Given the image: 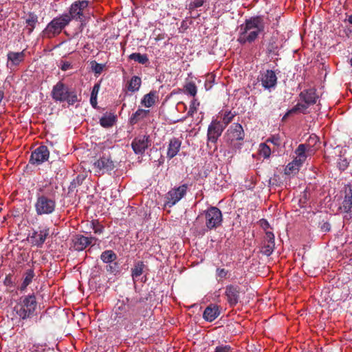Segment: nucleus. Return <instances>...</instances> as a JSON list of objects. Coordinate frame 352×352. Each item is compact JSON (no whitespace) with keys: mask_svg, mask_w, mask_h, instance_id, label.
<instances>
[{"mask_svg":"<svg viewBox=\"0 0 352 352\" xmlns=\"http://www.w3.org/2000/svg\"><path fill=\"white\" fill-rule=\"evenodd\" d=\"M38 22V16L34 12H30L28 18L25 20V23L28 26L30 27V32H32L35 28L36 23Z\"/></svg>","mask_w":352,"mask_h":352,"instance_id":"36","label":"nucleus"},{"mask_svg":"<svg viewBox=\"0 0 352 352\" xmlns=\"http://www.w3.org/2000/svg\"><path fill=\"white\" fill-rule=\"evenodd\" d=\"M320 229L324 232H329L331 230V225L328 222H324L320 226Z\"/></svg>","mask_w":352,"mask_h":352,"instance_id":"50","label":"nucleus"},{"mask_svg":"<svg viewBox=\"0 0 352 352\" xmlns=\"http://www.w3.org/2000/svg\"><path fill=\"white\" fill-rule=\"evenodd\" d=\"M199 105V102L197 99H193L190 104V109L187 113L188 116L192 117L193 115L197 111V108Z\"/></svg>","mask_w":352,"mask_h":352,"instance_id":"42","label":"nucleus"},{"mask_svg":"<svg viewBox=\"0 0 352 352\" xmlns=\"http://www.w3.org/2000/svg\"><path fill=\"white\" fill-rule=\"evenodd\" d=\"M142 80L139 76H134L128 83L127 89L131 92H135L140 89Z\"/></svg>","mask_w":352,"mask_h":352,"instance_id":"30","label":"nucleus"},{"mask_svg":"<svg viewBox=\"0 0 352 352\" xmlns=\"http://www.w3.org/2000/svg\"><path fill=\"white\" fill-rule=\"evenodd\" d=\"M214 77L212 75L208 76V78L205 82V87L206 90H209L211 89L212 86V83L214 81Z\"/></svg>","mask_w":352,"mask_h":352,"instance_id":"48","label":"nucleus"},{"mask_svg":"<svg viewBox=\"0 0 352 352\" xmlns=\"http://www.w3.org/2000/svg\"><path fill=\"white\" fill-rule=\"evenodd\" d=\"M349 166V162L346 158L340 157L338 162V166L340 170H344Z\"/></svg>","mask_w":352,"mask_h":352,"instance_id":"44","label":"nucleus"},{"mask_svg":"<svg viewBox=\"0 0 352 352\" xmlns=\"http://www.w3.org/2000/svg\"><path fill=\"white\" fill-rule=\"evenodd\" d=\"M348 21L349 23L352 26V14L351 15L349 16V18H348Z\"/></svg>","mask_w":352,"mask_h":352,"instance_id":"56","label":"nucleus"},{"mask_svg":"<svg viewBox=\"0 0 352 352\" xmlns=\"http://www.w3.org/2000/svg\"><path fill=\"white\" fill-rule=\"evenodd\" d=\"M34 277V272L33 269L28 270L25 273V277L21 286V290H24L32 281Z\"/></svg>","mask_w":352,"mask_h":352,"instance_id":"32","label":"nucleus"},{"mask_svg":"<svg viewBox=\"0 0 352 352\" xmlns=\"http://www.w3.org/2000/svg\"><path fill=\"white\" fill-rule=\"evenodd\" d=\"M145 267L146 265L143 261H140L135 263L131 269V276L134 281H136L137 278L143 274Z\"/></svg>","mask_w":352,"mask_h":352,"instance_id":"28","label":"nucleus"},{"mask_svg":"<svg viewBox=\"0 0 352 352\" xmlns=\"http://www.w3.org/2000/svg\"><path fill=\"white\" fill-rule=\"evenodd\" d=\"M94 241H96L95 237H87L81 234H77L73 239L74 249L76 251H82L91 244Z\"/></svg>","mask_w":352,"mask_h":352,"instance_id":"17","label":"nucleus"},{"mask_svg":"<svg viewBox=\"0 0 352 352\" xmlns=\"http://www.w3.org/2000/svg\"><path fill=\"white\" fill-rule=\"evenodd\" d=\"M129 59L133 60L140 64H146L148 62V58L146 54H142L140 53H132L129 56Z\"/></svg>","mask_w":352,"mask_h":352,"instance_id":"35","label":"nucleus"},{"mask_svg":"<svg viewBox=\"0 0 352 352\" xmlns=\"http://www.w3.org/2000/svg\"><path fill=\"white\" fill-rule=\"evenodd\" d=\"M308 108L309 106L305 102H298L293 108H292L287 112V115H292L295 113L306 114L307 113Z\"/></svg>","mask_w":352,"mask_h":352,"instance_id":"29","label":"nucleus"},{"mask_svg":"<svg viewBox=\"0 0 352 352\" xmlns=\"http://www.w3.org/2000/svg\"><path fill=\"white\" fill-rule=\"evenodd\" d=\"M115 167V162L109 155H103L99 159L96 160L92 165L96 175H104L106 173L113 170Z\"/></svg>","mask_w":352,"mask_h":352,"instance_id":"8","label":"nucleus"},{"mask_svg":"<svg viewBox=\"0 0 352 352\" xmlns=\"http://www.w3.org/2000/svg\"><path fill=\"white\" fill-rule=\"evenodd\" d=\"M91 227L94 230L95 234H100L103 232L104 227L98 220H92L91 221Z\"/></svg>","mask_w":352,"mask_h":352,"instance_id":"39","label":"nucleus"},{"mask_svg":"<svg viewBox=\"0 0 352 352\" xmlns=\"http://www.w3.org/2000/svg\"><path fill=\"white\" fill-rule=\"evenodd\" d=\"M149 137L143 135L135 138L131 143V147L135 154H143L150 145Z\"/></svg>","mask_w":352,"mask_h":352,"instance_id":"15","label":"nucleus"},{"mask_svg":"<svg viewBox=\"0 0 352 352\" xmlns=\"http://www.w3.org/2000/svg\"><path fill=\"white\" fill-rule=\"evenodd\" d=\"M236 116V113L235 111L232 112L231 111H226L222 114L221 124L225 125V128H226L230 123H231L233 121V120Z\"/></svg>","mask_w":352,"mask_h":352,"instance_id":"34","label":"nucleus"},{"mask_svg":"<svg viewBox=\"0 0 352 352\" xmlns=\"http://www.w3.org/2000/svg\"><path fill=\"white\" fill-rule=\"evenodd\" d=\"M302 164H298V162H296V160H294L292 162L289 163L285 169V173L286 175H289L293 173H296L298 171L300 166H301Z\"/></svg>","mask_w":352,"mask_h":352,"instance_id":"38","label":"nucleus"},{"mask_svg":"<svg viewBox=\"0 0 352 352\" xmlns=\"http://www.w3.org/2000/svg\"><path fill=\"white\" fill-rule=\"evenodd\" d=\"M267 142H271L276 146H280V138L278 135H273L267 140Z\"/></svg>","mask_w":352,"mask_h":352,"instance_id":"46","label":"nucleus"},{"mask_svg":"<svg viewBox=\"0 0 352 352\" xmlns=\"http://www.w3.org/2000/svg\"><path fill=\"white\" fill-rule=\"evenodd\" d=\"M12 277L10 275L6 276L5 280H4V284L6 285H12Z\"/></svg>","mask_w":352,"mask_h":352,"instance_id":"52","label":"nucleus"},{"mask_svg":"<svg viewBox=\"0 0 352 352\" xmlns=\"http://www.w3.org/2000/svg\"><path fill=\"white\" fill-rule=\"evenodd\" d=\"M312 153L313 150L309 144H300L295 151L296 157L294 160H296V162H298V164H302L305 162L307 157L309 155H311Z\"/></svg>","mask_w":352,"mask_h":352,"instance_id":"16","label":"nucleus"},{"mask_svg":"<svg viewBox=\"0 0 352 352\" xmlns=\"http://www.w3.org/2000/svg\"><path fill=\"white\" fill-rule=\"evenodd\" d=\"M116 122V116L113 115L104 116L100 119V124L104 128L112 126Z\"/></svg>","mask_w":352,"mask_h":352,"instance_id":"33","label":"nucleus"},{"mask_svg":"<svg viewBox=\"0 0 352 352\" xmlns=\"http://www.w3.org/2000/svg\"><path fill=\"white\" fill-rule=\"evenodd\" d=\"M185 91L192 96H195L197 92V86L192 82H188L185 87Z\"/></svg>","mask_w":352,"mask_h":352,"instance_id":"40","label":"nucleus"},{"mask_svg":"<svg viewBox=\"0 0 352 352\" xmlns=\"http://www.w3.org/2000/svg\"><path fill=\"white\" fill-rule=\"evenodd\" d=\"M289 115H287V113H285V115L283 117V120H285Z\"/></svg>","mask_w":352,"mask_h":352,"instance_id":"57","label":"nucleus"},{"mask_svg":"<svg viewBox=\"0 0 352 352\" xmlns=\"http://www.w3.org/2000/svg\"><path fill=\"white\" fill-rule=\"evenodd\" d=\"M50 151L46 146L41 145L35 148L31 153L29 162L33 165H40L48 160Z\"/></svg>","mask_w":352,"mask_h":352,"instance_id":"12","label":"nucleus"},{"mask_svg":"<svg viewBox=\"0 0 352 352\" xmlns=\"http://www.w3.org/2000/svg\"><path fill=\"white\" fill-rule=\"evenodd\" d=\"M118 263L114 262L113 264L110 263L108 266H107V270L109 272H114L117 271Z\"/></svg>","mask_w":352,"mask_h":352,"instance_id":"49","label":"nucleus"},{"mask_svg":"<svg viewBox=\"0 0 352 352\" xmlns=\"http://www.w3.org/2000/svg\"><path fill=\"white\" fill-rule=\"evenodd\" d=\"M225 129V125L221 124L217 119L212 120L208 125L207 131L208 146L209 143L216 144L219 138Z\"/></svg>","mask_w":352,"mask_h":352,"instance_id":"10","label":"nucleus"},{"mask_svg":"<svg viewBox=\"0 0 352 352\" xmlns=\"http://www.w3.org/2000/svg\"><path fill=\"white\" fill-rule=\"evenodd\" d=\"M158 100V93L157 91H151L148 94L144 96L141 104L146 107H151Z\"/></svg>","mask_w":352,"mask_h":352,"instance_id":"26","label":"nucleus"},{"mask_svg":"<svg viewBox=\"0 0 352 352\" xmlns=\"http://www.w3.org/2000/svg\"><path fill=\"white\" fill-rule=\"evenodd\" d=\"M188 184H184L178 187H175L170 189L165 196L166 202L165 205L169 208L175 206L179 202L187 193Z\"/></svg>","mask_w":352,"mask_h":352,"instance_id":"9","label":"nucleus"},{"mask_svg":"<svg viewBox=\"0 0 352 352\" xmlns=\"http://www.w3.org/2000/svg\"><path fill=\"white\" fill-rule=\"evenodd\" d=\"M104 65L98 63L96 61L92 63V69L96 74H101L104 69Z\"/></svg>","mask_w":352,"mask_h":352,"instance_id":"45","label":"nucleus"},{"mask_svg":"<svg viewBox=\"0 0 352 352\" xmlns=\"http://www.w3.org/2000/svg\"><path fill=\"white\" fill-rule=\"evenodd\" d=\"M239 287L238 286L230 285L226 288V296L227 300L231 307L235 306L239 300Z\"/></svg>","mask_w":352,"mask_h":352,"instance_id":"21","label":"nucleus"},{"mask_svg":"<svg viewBox=\"0 0 352 352\" xmlns=\"http://www.w3.org/2000/svg\"><path fill=\"white\" fill-rule=\"evenodd\" d=\"M70 19L67 16V14H64L60 17L54 18L43 31V34L48 38H52L59 34L62 30L69 24Z\"/></svg>","mask_w":352,"mask_h":352,"instance_id":"6","label":"nucleus"},{"mask_svg":"<svg viewBox=\"0 0 352 352\" xmlns=\"http://www.w3.org/2000/svg\"><path fill=\"white\" fill-rule=\"evenodd\" d=\"M7 56V66L11 68L12 66L19 65L21 62L24 60L25 53L24 51L20 52H9Z\"/></svg>","mask_w":352,"mask_h":352,"instance_id":"25","label":"nucleus"},{"mask_svg":"<svg viewBox=\"0 0 352 352\" xmlns=\"http://www.w3.org/2000/svg\"><path fill=\"white\" fill-rule=\"evenodd\" d=\"M37 302L34 294L21 296L14 307V310L20 318L24 320L32 317L36 310Z\"/></svg>","mask_w":352,"mask_h":352,"instance_id":"4","label":"nucleus"},{"mask_svg":"<svg viewBox=\"0 0 352 352\" xmlns=\"http://www.w3.org/2000/svg\"><path fill=\"white\" fill-rule=\"evenodd\" d=\"M70 67L69 63H64L63 66L61 67V69L63 71L67 70Z\"/></svg>","mask_w":352,"mask_h":352,"instance_id":"53","label":"nucleus"},{"mask_svg":"<svg viewBox=\"0 0 352 352\" xmlns=\"http://www.w3.org/2000/svg\"><path fill=\"white\" fill-rule=\"evenodd\" d=\"M232 348L229 345L217 346L214 352H230Z\"/></svg>","mask_w":352,"mask_h":352,"instance_id":"47","label":"nucleus"},{"mask_svg":"<svg viewBox=\"0 0 352 352\" xmlns=\"http://www.w3.org/2000/svg\"><path fill=\"white\" fill-rule=\"evenodd\" d=\"M143 301V298H127L126 303L123 300L119 301L114 308L113 320L115 324L120 327H129L133 322L140 320L146 311Z\"/></svg>","mask_w":352,"mask_h":352,"instance_id":"1","label":"nucleus"},{"mask_svg":"<svg viewBox=\"0 0 352 352\" xmlns=\"http://www.w3.org/2000/svg\"><path fill=\"white\" fill-rule=\"evenodd\" d=\"M313 139H314V140H317V139H318V137H317V136H315Z\"/></svg>","mask_w":352,"mask_h":352,"instance_id":"58","label":"nucleus"},{"mask_svg":"<svg viewBox=\"0 0 352 352\" xmlns=\"http://www.w3.org/2000/svg\"><path fill=\"white\" fill-rule=\"evenodd\" d=\"M260 155L264 158H268L271 155V148L265 143L260 144Z\"/></svg>","mask_w":352,"mask_h":352,"instance_id":"41","label":"nucleus"},{"mask_svg":"<svg viewBox=\"0 0 352 352\" xmlns=\"http://www.w3.org/2000/svg\"><path fill=\"white\" fill-rule=\"evenodd\" d=\"M229 271L224 268H217L216 276L219 278V281L223 278H227L228 277Z\"/></svg>","mask_w":352,"mask_h":352,"instance_id":"43","label":"nucleus"},{"mask_svg":"<svg viewBox=\"0 0 352 352\" xmlns=\"http://www.w3.org/2000/svg\"><path fill=\"white\" fill-rule=\"evenodd\" d=\"M182 145V141L177 138H173L169 140L166 157L169 160L175 157L179 153Z\"/></svg>","mask_w":352,"mask_h":352,"instance_id":"24","label":"nucleus"},{"mask_svg":"<svg viewBox=\"0 0 352 352\" xmlns=\"http://www.w3.org/2000/svg\"><path fill=\"white\" fill-rule=\"evenodd\" d=\"M149 113V110L138 109L129 118V123L131 125L137 124L139 121L145 118Z\"/></svg>","mask_w":352,"mask_h":352,"instance_id":"27","label":"nucleus"},{"mask_svg":"<svg viewBox=\"0 0 352 352\" xmlns=\"http://www.w3.org/2000/svg\"><path fill=\"white\" fill-rule=\"evenodd\" d=\"M219 307L215 304H210L204 310L203 318L208 322L214 321L220 315Z\"/></svg>","mask_w":352,"mask_h":352,"instance_id":"23","label":"nucleus"},{"mask_svg":"<svg viewBox=\"0 0 352 352\" xmlns=\"http://www.w3.org/2000/svg\"><path fill=\"white\" fill-rule=\"evenodd\" d=\"M244 137V130L239 123H233L227 130L225 135L226 142L231 144L236 141L243 140Z\"/></svg>","mask_w":352,"mask_h":352,"instance_id":"11","label":"nucleus"},{"mask_svg":"<svg viewBox=\"0 0 352 352\" xmlns=\"http://www.w3.org/2000/svg\"><path fill=\"white\" fill-rule=\"evenodd\" d=\"M258 79L261 82V85L266 89L274 88L277 84L276 74L274 71L271 69L261 72Z\"/></svg>","mask_w":352,"mask_h":352,"instance_id":"14","label":"nucleus"},{"mask_svg":"<svg viewBox=\"0 0 352 352\" xmlns=\"http://www.w3.org/2000/svg\"><path fill=\"white\" fill-rule=\"evenodd\" d=\"M204 0H195L192 3L195 8H199L203 6Z\"/></svg>","mask_w":352,"mask_h":352,"instance_id":"51","label":"nucleus"},{"mask_svg":"<svg viewBox=\"0 0 352 352\" xmlns=\"http://www.w3.org/2000/svg\"><path fill=\"white\" fill-rule=\"evenodd\" d=\"M275 248V239L273 232L267 231L264 240V244L262 247L261 252L265 256H270Z\"/></svg>","mask_w":352,"mask_h":352,"instance_id":"18","label":"nucleus"},{"mask_svg":"<svg viewBox=\"0 0 352 352\" xmlns=\"http://www.w3.org/2000/svg\"><path fill=\"white\" fill-rule=\"evenodd\" d=\"M206 226L211 230L221 225L223 217L221 211L215 206H210L204 211Z\"/></svg>","mask_w":352,"mask_h":352,"instance_id":"7","label":"nucleus"},{"mask_svg":"<svg viewBox=\"0 0 352 352\" xmlns=\"http://www.w3.org/2000/svg\"><path fill=\"white\" fill-rule=\"evenodd\" d=\"M299 97L309 107L316 103L318 96L316 94V90L314 88L305 89L301 91Z\"/></svg>","mask_w":352,"mask_h":352,"instance_id":"22","label":"nucleus"},{"mask_svg":"<svg viewBox=\"0 0 352 352\" xmlns=\"http://www.w3.org/2000/svg\"><path fill=\"white\" fill-rule=\"evenodd\" d=\"M265 30L264 19L262 16H255L245 19L240 25V34L238 41L241 44L254 42L258 34Z\"/></svg>","mask_w":352,"mask_h":352,"instance_id":"2","label":"nucleus"},{"mask_svg":"<svg viewBox=\"0 0 352 352\" xmlns=\"http://www.w3.org/2000/svg\"><path fill=\"white\" fill-rule=\"evenodd\" d=\"M89 2L86 0L78 1L73 3L69 8L67 16L72 19L79 21H83V10L88 6Z\"/></svg>","mask_w":352,"mask_h":352,"instance_id":"13","label":"nucleus"},{"mask_svg":"<svg viewBox=\"0 0 352 352\" xmlns=\"http://www.w3.org/2000/svg\"><path fill=\"white\" fill-rule=\"evenodd\" d=\"M263 223H262V226L263 227V228L264 229L268 228L270 226L269 223L265 219H263Z\"/></svg>","mask_w":352,"mask_h":352,"instance_id":"54","label":"nucleus"},{"mask_svg":"<svg viewBox=\"0 0 352 352\" xmlns=\"http://www.w3.org/2000/svg\"><path fill=\"white\" fill-rule=\"evenodd\" d=\"M50 234V229L48 228H39V230L34 231L31 236L32 243L34 245L41 248L45 243L46 238Z\"/></svg>","mask_w":352,"mask_h":352,"instance_id":"19","label":"nucleus"},{"mask_svg":"<svg viewBox=\"0 0 352 352\" xmlns=\"http://www.w3.org/2000/svg\"><path fill=\"white\" fill-rule=\"evenodd\" d=\"M100 89V85L96 83L94 85L90 97V103L96 109L97 107V96Z\"/></svg>","mask_w":352,"mask_h":352,"instance_id":"37","label":"nucleus"},{"mask_svg":"<svg viewBox=\"0 0 352 352\" xmlns=\"http://www.w3.org/2000/svg\"><path fill=\"white\" fill-rule=\"evenodd\" d=\"M4 93L3 91L0 90V102H1L2 99L3 98Z\"/></svg>","mask_w":352,"mask_h":352,"instance_id":"55","label":"nucleus"},{"mask_svg":"<svg viewBox=\"0 0 352 352\" xmlns=\"http://www.w3.org/2000/svg\"><path fill=\"white\" fill-rule=\"evenodd\" d=\"M51 96L54 101L67 102L69 105H73L78 100L76 91L74 89L69 88L62 81H58L54 85Z\"/></svg>","mask_w":352,"mask_h":352,"instance_id":"3","label":"nucleus"},{"mask_svg":"<svg viewBox=\"0 0 352 352\" xmlns=\"http://www.w3.org/2000/svg\"><path fill=\"white\" fill-rule=\"evenodd\" d=\"M116 258V254L111 250L104 251L100 255V259L105 263H112Z\"/></svg>","mask_w":352,"mask_h":352,"instance_id":"31","label":"nucleus"},{"mask_svg":"<svg viewBox=\"0 0 352 352\" xmlns=\"http://www.w3.org/2000/svg\"><path fill=\"white\" fill-rule=\"evenodd\" d=\"M341 212L349 214V218H352V189L349 188L345 191L344 199L339 207Z\"/></svg>","mask_w":352,"mask_h":352,"instance_id":"20","label":"nucleus"},{"mask_svg":"<svg viewBox=\"0 0 352 352\" xmlns=\"http://www.w3.org/2000/svg\"><path fill=\"white\" fill-rule=\"evenodd\" d=\"M55 208L56 199L54 195L37 193L34 203V209L37 215L42 216L52 214Z\"/></svg>","mask_w":352,"mask_h":352,"instance_id":"5","label":"nucleus"}]
</instances>
